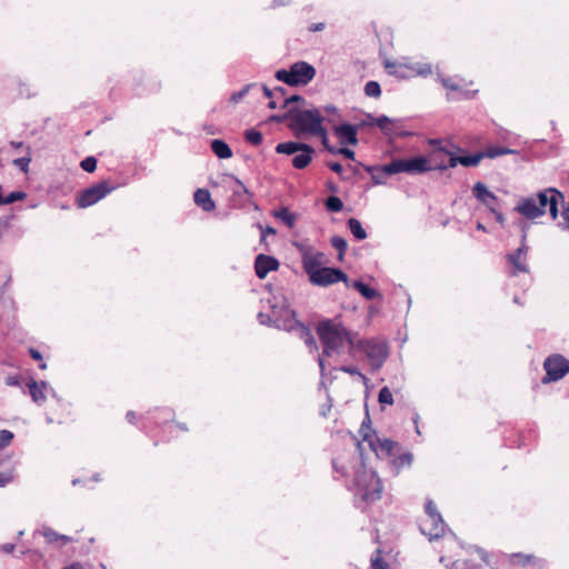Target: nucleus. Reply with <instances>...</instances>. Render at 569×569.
Wrapping results in <instances>:
<instances>
[{
  "instance_id": "nucleus-1",
  "label": "nucleus",
  "mask_w": 569,
  "mask_h": 569,
  "mask_svg": "<svg viewBox=\"0 0 569 569\" xmlns=\"http://www.w3.org/2000/svg\"><path fill=\"white\" fill-rule=\"evenodd\" d=\"M325 254L309 248L301 249L302 269L310 283L318 287H329L337 282H345L349 287L348 276L338 268L323 267Z\"/></svg>"
},
{
  "instance_id": "nucleus-2",
  "label": "nucleus",
  "mask_w": 569,
  "mask_h": 569,
  "mask_svg": "<svg viewBox=\"0 0 569 569\" xmlns=\"http://www.w3.org/2000/svg\"><path fill=\"white\" fill-rule=\"evenodd\" d=\"M317 335L322 345V355L318 357L321 371L325 370L323 356L339 355L345 343L352 349L356 347L357 335L349 331L341 322L323 320L317 326Z\"/></svg>"
},
{
  "instance_id": "nucleus-3",
  "label": "nucleus",
  "mask_w": 569,
  "mask_h": 569,
  "mask_svg": "<svg viewBox=\"0 0 569 569\" xmlns=\"http://www.w3.org/2000/svg\"><path fill=\"white\" fill-rule=\"evenodd\" d=\"M287 117H289L287 126L296 137L302 134L316 136L321 139L323 146H327V129L323 126L326 118L320 109L291 107L287 111Z\"/></svg>"
},
{
  "instance_id": "nucleus-4",
  "label": "nucleus",
  "mask_w": 569,
  "mask_h": 569,
  "mask_svg": "<svg viewBox=\"0 0 569 569\" xmlns=\"http://www.w3.org/2000/svg\"><path fill=\"white\" fill-rule=\"evenodd\" d=\"M385 174H397L406 172L420 174L431 170H445L442 149L435 150L429 158L417 156L409 159H395L379 168Z\"/></svg>"
},
{
  "instance_id": "nucleus-5",
  "label": "nucleus",
  "mask_w": 569,
  "mask_h": 569,
  "mask_svg": "<svg viewBox=\"0 0 569 569\" xmlns=\"http://www.w3.org/2000/svg\"><path fill=\"white\" fill-rule=\"evenodd\" d=\"M382 485L372 469H367L361 462L355 475V496L365 502H373L381 498Z\"/></svg>"
},
{
  "instance_id": "nucleus-6",
  "label": "nucleus",
  "mask_w": 569,
  "mask_h": 569,
  "mask_svg": "<svg viewBox=\"0 0 569 569\" xmlns=\"http://www.w3.org/2000/svg\"><path fill=\"white\" fill-rule=\"evenodd\" d=\"M271 308L270 313L259 312L257 318L259 323L264 326H273L284 331H292L297 325L296 312L291 310L284 302L272 303L269 300Z\"/></svg>"
},
{
  "instance_id": "nucleus-7",
  "label": "nucleus",
  "mask_w": 569,
  "mask_h": 569,
  "mask_svg": "<svg viewBox=\"0 0 569 569\" xmlns=\"http://www.w3.org/2000/svg\"><path fill=\"white\" fill-rule=\"evenodd\" d=\"M316 76L313 66L306 61H297L290 66L289 70L279 69L276 72V79L288 86H306L312 81Z\"/></svg>"
},
{
  "instance_id": "nucleus-8",
  "label": "nucleus",
  "mask_w": 569,
  "mask_h": 569,
  "mask_svg": "<svg viewBox=\"0 0 569 569\" xmlns=\"http://www.w3.org/2000/svg\"><path fill=\"white\" fill-rule=\"evenodd\" d=\"M360 433L362 436V440L369 445L370 449L378 457H390L395 447L398 445L390 439H380L371 429L370 418L368 415L361 423Z\"/></svg>"
},
{
  "instance_id": "nucleus-9",
  "label": "nucleus",
  "mask_w": 569,
  "mask_h": 569,
  "mask_svg": "<svg viewBox=\"0 0 569 569\" xmlns=\"http://www.w3.org/2000/svg\"><path fill=\"white\" fill-rule=\"evenodd\" d=\"M427 517L420 523V530L430 540L439 539L445 535L446 523L431 500L426 502Z\"/></svg>"
},
{
  "instance_id": "nucleus-10",
  "label": "nucleus",
  "mask_w": 569,
  "mask_h": 569,
  "mask_svg": "<svg viewBox=\"0 0 569 569\" xmlns=\"http://www.w3.org/2000/svg\"><path fill=\"white\" fill-rule=\"evenodd\" d=\"M385 69L388 74L395 76L398 79H408L416 76H429L432 72L429 63H405L398 61H385Z\"/></svg>"
},
{
  "instance_id": "nucleus-11",
  "label": "nucleus",
  "mask_w": 569,
  "mask_h": 569,
  "mask_svg": "<svg viewBox=\"0 0 569 569\" xmlns=\"http://www.w3.org/2000/svg\"><path fill=\"white\" fill-rule=\"evenodd\" d=\"M527 232L525 226L522 227V237L521 244L513 252H510L506 256V260L509 266L508 274L509 277H517L520 273H526L529 276V267H528V246L526 243Z\"/></svg>"
},
{
  "instance_id": "nucleus-12",
  "label": "nucleus",
  "mask_w": 569,
  "mask_h": 569,
  "mask_svg": "<svg viewBox=\"0 0 569 569\" xmlns=\"http://www.w3.org/2000/svg\"><path fill=\"white\" fill-rule=\"evenodd\" d=\"M356 346L366 353L376 369H379L388 357V346L379 339L356 340Z\"/></svg>"
},
{
  "instance_id": "nucleus-13",
  "label": "nucleus",
  "mask_w": 569,
  "mask_h": 569,
  "mask_svg": "<svg viewBox=\"0 0 569 569\" xmlns=\"http://www.w3.org/2000/svg\"><path fill=\"white\" fill-rule=\"evenodd\" d=\"M533 196L539 209L542 210V216L549 212L551 219L556 220L559 213L558 204L563 202V194L555 188H547Z\"/></svg>"
},
{
  "instance_id": "nucleus-14",
  "label": "nucleus",
  "mask_w": 569,
  "mask_h": 569,
  "mask_svg": "<svg viewBox=\"0 0 569 569\" xmlns=\"http://www.w3.org/2000/svg\"><path fill=\"white\" fill-rule=\"evenodd\" d=\"M546 376L543 383H549L562 379L569 372V360L561 355H551L543 362Z\"/></svg>"
},
{
  "instance_id": "nucleus-15",
  "label": "nucleus",
  "mask_w": 569,
  "mask_h": 569,
  "mask_svg": "<svg viewBox=\"0 0 569 569\" xmlns=\"http://www.w3.org/2000/svg\"><path fill=\"white\" fill-rule=\"evenodd\" d=\"M113 190L107 181H101L82 190L77 197V206L79 208H88L96 204L102 198Z\"/></svg>"
},
{
  "instance_id": "nucleus-16",
  "label": "nucleus",
  "mask_w": 569,
  "mask_h": 569,
  "mask_svg": "<svg viewBox=\"0 0 569 569\" xmlns=\"http://www.w3.org/2000/svg\"><path fill=\"white\" fill-rule=\"evenodd\" d=\"M442 159L445 160V170L455 168L458 163L465 167H476L483 159L482 151L469 156H453L442 149Z\"/></svg>"
},
{
  "instance_id": "nucleus-17",
  "label": "nucleus",
  "mask_w": 569,
  "mask_h": 569,
  "mask_svg": "<svg viewBox=\"0 0 569 569\" xmlns=\"http://www.w3.org/2000/svg\"><path fill=\"white\" fill-rule=\"evenodd\" d=\"M473 197L487 207L489 211H495V208L498 207L499 200L497 196L488 190L485 183L478 181L472 187Z\"/></svg>"
},
{
  "instance_id": "nucleus-18",
  "label": "nucleus",
  "mask_w": 569,
  "mask_h": 569,
  "mask_svg": "<svg viewBox=\"0 0 569 569\" xmlns=\"http://www.w3.org/2000/svg\"><path fill=\"white\" fill-rule=\"evenodd\" d=\"M509 565L513 569H545L543 560L522 553H513L509 557Z\"/></svg>"
},
{
  "instance_id": "nucleus-19",
  "label": "nucleus",
  "mask_w": 569,
  "mask_h": 569,
  "mask_svg": "<svg viewBox=\"0 0 569 569\" xmlns=\"http://www.w3.org/2000/svg\"><path fill=\"white\" fill-rule=\"evenodd\" d=\"M515 210L529 220H533L542 216V210L539 209L533 194L521 198L515 207Z\"/></svg>"
},
{
  "instance_id": "nucleus-20",
  "label": "nucleus",
  "mask_w": 569,
  "mask_h": 569,
  "mask_svg": "<svg viewBox=\"0 0 569 569\" xmlns=\"http://www.w3.org/2000/svg\"><path fill=\"white\" fill-rule=\"evenodd\" d=\"M279 267V261L272 256L260 253L256 257L254 271L259 279H264L270 271H276Z\"/></svg>"
},
{
  "instance_id": "nucleus-21",
  "label": "nucleus",
  "mask_w": 569,
  "mask_h": 569,
  "mask_svg": "<svg viewBox=\"0 0 569 569\" xmlns=\"http://www.w3.org/2000/svg\"><path fill=\"white\" fill-rule=\"evenodd\" d=\"M333 131L336 136L339 138L341 144H351L356 146L358 143L357 138V128L350 123H343L340 126H335Z\"/></svg>"
},
{
  "instance_id": "nucleus-22",
  "label": "nucleus",
  "mask_w": 569,
  "mask_h": 569,
  "mask_svg": "<svg viewBox=\"0 0 569 569\" xmlns=\"http://www.w3.org/2000/svg\"><path fill=\"white\" fill-rule=\"evenodd\" d=\"M28 388L32 400L38 405H42L46 401V391L49 389L53 391L46 381L37 382L34 380H30L28 382Z\"/></svg>"
},
{
  "instance_id": "nucleus-23",
  "label": "nucleus",
  "mask_w": 569,
  "mask_h": 569,
  "mask_svg": "<svg viewBox=\"0 0 569 569\" xmlns=\"http://www.w3.org/2000/svg\"><path fill=\"white\" fill-rule=\"evenodd\" d=\"M39 533L43 536L48 543L57 545L58 547H63L71 541L69 536L60 535L50 527H42Z\"/></svg>"
},
{
  "instance_id": "nucleus-24",
  "label": "nucleus",
  "mask_w": 569,
  "mask_h": 569,
  "mask_svg": "<svg viewBox=\"0 0 569 569\" xmlns=\"http://www.w3.org/2000/svg\"><path fill=\"white\" fill-rule=\"evenodd\" d=\"M315 153V149L305 143V148H301L300 151L292 159V166L296 169H305L308 167L312 160V154Z\"/></svg>"
},
{
  "instance_id": "nucleus-25",
  "label": "nucleus",
  "mask_w": 569,
  "mask_h": 569,
  "mask_svg": "<svg viewBox=\"0 0 569 569\" xmlns=\"http://www.w3.org/2000/svg\"><path fill=\"white\" fill-rule=\"evenodd\" d=\"M193 200L196 204L201 207L206 212H211L216 208V203L207 189H197L193 194Z\"/></svg>"
},
{
  "instance_id": "nucleus-26",
  "label": "nucleus",
  "mask_w": 569,
  "mask_h": 569,
  "mask_svg": "<svg viewBox=\"0 0 569 569\" xmlns=\"http://www.w3.org/2000/svg\"><path fill=\"white\" fill-rule=\"evenodd\" d=\"M293 330L298 331L299 337L305 341L306 346H308L311 351L318 349L317 341L308 327L297 320V325Z\"/></svg>"
},
{
  "instance_id": "nucleus-27",
  "label": "nucleus",
  "mask_w": 569,
  "mask_h": 569,
  "mask_svg": "<svg viewBox=\"0 0 569 569\" xmlns=\"http://www.w3.org/2000/svg\"><path fill=\"white\" fill-rule=\"evenodd\" d=\"M350 286L353 289H356L367 300H373L377 298H381V295L376 289L369 287L361 280H355Z\"/></svg>"
},
{
  "instance_id": "nucleus-28",
  "label": "nucleus",
  "mask_w": 569,
  "mask_h": 569,
  "mask_svg": "<svg viewBox=\"0 0 569 569\" xmlns=\"http://www.w3.org/2000/svg\"><path fill=\"white\" fill-rule=\"evenodd\" d=\"M393 120L387 116L372 117L368 114V124L377 126L380 128L386 134H392L393 130L391 129Z\"/></svg>"
},
{
  "instance_id": "nucleus-29",
  "label": "nucleus",
  "mask_w": 569,
  "mask_h": 569,
  "mask_svg": "<svg viewBox=\"0 0 569 569\" xmlns=\"http://www.w3.org/2000/svg\"><path fill=\"white\" fill-rule=\"evenodd\" d=\"M211 150L219 159H229L232 157V150L223 140L213 139Z\"/></svg>"
},
{
  "instance_id": "nucleus-30",
  "label": "nucleus",
  "mask_w": 569,
  "mask_h": 569,
  "mask_svg": "<svg viewBox=\"0 0 569 569\" xmlns=\"http://www.w3.org/2000/svg\"><path fill=\"white\" fill-rule=\"evenodd\" d=\"M413 457L410 452L402 453L391 461L392 472L398 475L400 470L405 467H410L412 463Z\"/></svg>"
},
{
  "instance_id": "nucleus-31",
  "label": "nucleus",
  "mask_w": 569,
  "mask_h": 569,
  "mask_svg": "<svg viewBox=\"0 0 569 569\" xmlns=\"http://www.w3.org/2000/svg\"><path fill=\"white\" fill-rule=\"evenodd\" d=\"M301 148H305L303 142H295V141L281 142V143L277 144L276 152L291 156V154H296L298 151H300Z\"/></svg>"
},
{
  "instance_id": "nucleus-32",
  "label": "nucleus",
  "mask_w": 569,
  "mask_h": 569,
  "mask_svg": "<svg viewBox=\"0 0 569 569\" xmlns=\"http://www.w3.org/2000/svg\"><path fill=\"white\" fill-rule=\"evenodd\" d=\"M348 227L350 232L357 240H365L367 238V232L358 219L350 218L348 220Z\"/></svg>"
},
{
  "instance_id": "nucleus-33",
  "label": "nucleus",
  "mask_w": 569,
  "mask_h": 569,
  "mask_svg": "<svg viewBox=\"0 0 569 569\" xmlns=\"http://www.w3.org/2000/svg\"><path fill=\"white\" fill-rule=\"evenodd\" d=\"M513 152L515 151L509 149V148L491 146V147L486 148L482 151V154H483V158L493 159V158H497V157H500V156H505V154H510V153H513Z\"/></svg>"
},
{
  "instance_id": "nucleus-34",
  "label": "nucleus",
  "mask_w": 569,
  "mask_h": 569,
  "mask_svg": "<svg viewBox=\"0 0 569 569\" xmlns=\"http://www.w3.org/2000/svg\"><path fill=\"white\" fill-rule=\"evenodd\" d=\"M31 162V149L29 146L26 147V156L17 158L12 163L23 172H28L29 164Z\"/></svg>"
},
{
  "instance_id": "nucleus-35",
  "label": "nucleus",
  "mask_w": 569,
  "mask_h": 569,
  "mask_svg": "<svg viewBox=\"0 0 569 569\" xmlns=\"http://www.w3.org/2000/svg\"><path fill=\"white\" fill-rule=\"evenodd\" d=\"M274 216L280 219L283 223H286L289 228H292L296 223V216L289 211L287 208H281L280 210L274 212Z\"/></svg>"
},
{
  "instance_id": "nucleus-36",
  "label": "nucleus",
  "mask_w": 569,
  "mask_h": 569,
  "mask_svg": "<svg viewBox=\"0 0 569 569\" xmlns=\"http://www.w3.org/2000/svg\"><path fill=\"white\" fill-rule=\"evenodd\" d=\"M331 246L339 252V260H342L348 248L347 241L342 237L335 236L331 238Z\"/></svg>"
},
{
  "instance_id": "nucleus-37",
  "label": "nucleus",
  "mask_w": 569,
  "mask_h": 569,
  "mask_svg": "<svg viewBox=\"0 0 569 569\" xmlns=\"http://www.w3.org/2000/svg\"><path fill=\"white\" fill-rule=\"evenodd\" d=\"M325 204L327 210L330 212H339L343 208V202L341 201V199L335 196L329 197L326 200Z\"/></svg>"
},
{
  "instance_id": "nucleus-38",
  "label": "nucleus",
  "mask_w": 569,
  "mask_h": 569,
  "mask_svg": "<svg viewBox=\"0 0 569 569\" xmlns=\"http://www.w3.org/2000/svg\"><path fill=\"white\" fill-rule=\"evenodd\" d=\"M244 139L253 146H259L262 142V133L256 129H249L244 132Z\"/></svg>"
},
{
  "instance_id": "nucleus-39",
  "label": "nucleus",
  "mask_w": 569,
  "mask_h": 569,
  "mask_svg": "<svg viewBox=\"0 0 569 569\" xmlns=\"http://www.w3.org/2000/svg\"><path fill=\"white\" fill-rule=\"evenodd\" d=\"M365 93L368 97L379 98L381 96V88L377 81H368L365 84Z\"/></svg>"
},
{
  "instance_id": "nucleus-40",
  "label": "nucleus",
  "mask_w": 569,
  "mask_h": 569,
  "mask_svg": "<svg viewBox=\"0 0 569 569\" xmlns=\"http://www.w3.org/2000/svg\"><path fill=\"white\" fill-rule=\"evenodd\" d=\"M305 103H306V100H305L303 97L298 96V94H293L291 97L283 98V102L281 104V108H286L287 111H288L289 108L297 107L296 104H305Z\"/></svg>"
},
{
  "instance_id": "nucleus-41",
  "label": "nucleus",
  "mask_w": 569,
  "mask_h": 569,
  "mask_svg": "<svg viewBox=\"0 0 569 569\" xmlns=\"http://www.w3.org/2000/svg\"><path fill=\"white\" fill-rule=\"evenodd\" d=\"M253 84H247L241 90L231 93L229 101L233 104L239 103L250 91Z\"/></svg>"
},
{
  "instance_id": "nucleus-42",
  "label": "nucleus",
  "mask_w": 569,
  "mask_h": 569,
  "mask_svg": "<svg viewBox=\"0 0 569 569\" xmlns=\"http://www.w3.org/2000/svg\"><path fill=\"white\" fill-rule=\"evenodd\" d=\"M382 166H380L381 168ZM366 171L371 173V178L375 182V184H382L383 183V179L382 177L386 176L382 171L379 170V167H371V166H366L365 167Z\"/></svg>"
},
{
  "instance_id": "nucleus-43",
  "label": "nucleus",
  "mask_w": 569,
  "mask_h": 569,
  "mask_svg": "<svg viewBox=\"0 0 569 569\" xmlns=\"http://www.w3.org/2000/svg\"><path fill=\"white\" fill-rule=\"evenodd\" d=\"M378 400L382 405L393 403V396L388 387H383L380 389Z\"/></svg>"
},
{
  "instance_id": "nucleus-44",
  "label": "nucleus",
  "mask_w": 569,
  "mask_h": 569,
  "mask_svg": "<svg viewBox=\"0 0 569 569\" xmlns=\"http://www.w3.org/2000/svg\"><path fill=\"white\" fill-rule=\"evenodd\" d=\"M376 557L371 559V569H389V565L381 557V551H376Z\"/></svg>"
},
{
  "instance_id": "nucleus-45",
  "label": "nucleus",
  "mask_w": 569,
  "mask_h": 569,
  "mask_svg": "<svg viewBox=\"0 0 569 569\" xmlns=\"http://www.w3.org/2000/svg\"><path fill=\"white\" fill-rule=\"evenodd\" d=\"M80 167L86 172H93L97 168V159L94 157H87L80 162Z\"/></svg>"
},
{
  "instance_id": "nucleus-46",
  "label": "nucleus",
  "mask_w": 569,
  "mask_h": 569,
  "mask_svg": "<svg viewBox=\"0 0 569 569\" xmlns=\"http://www.w3.org/2000/svg\"><path fill=\"white\" fill-rule=\"evenodd\" d=\"M26 197L27 194L23 191L10 192L8 196L3 197V204H10L18 200H23Z\"/></svg>"
},
{
  "instance_id": "nucleus-47",
  "label": "nucleus",
  "mask_w": 569,
  "mask_h": 569,
  "mask_svg": "<svg viewBox=\"0 0 569 569\" xmlns=\"http://www.w3.org/2000/svg\"><path fill=\"white\" fill-rule=\"evenodd\" d=\"M13 439V433L9 430H0V449H3L10 445Z\"/></svg>"
},
{
  "instance_id": "nucleus-48",
  "label": "nucleus",
  "mask_w": 569,
  "mask_h": 569,
  "mask_svg": "<svg viewBox=\"0 0 569 569\" xmlns=\"http://www.w3.org/2000/svg\"><path fill=\"white\" fill-rule=\"evenodd\" d=\"M442 86L451 91H459L460 86L456 83L451 78L440 77Z\"/></svg>"
},
{
  "instance_id": "nucleus-49",
  "label": "nucleus",
  "mask_w": 569,
  "mask_h": 569,
  "mask_svg": "<svg viewBox=\"0 0 569 569\" xmlns=\"http://www.w3.org/2000/svg\"><path fill=\"white\" fill-rule=\"evenodd\" d=\"M341 370L349 375L358 376L363 382L367 381V377L361 373L357 367H342Z\"/></svg>"
},
{
  "instance_id": "nucleus-50",
  "label": "nucleus",
  "mask_w": 569,
  "mask_h": 569,
  "mask_svg": "<svg viewBox=\"0 0 569 569\" xmlns=\"http://www.w3.org/2000/svg\"><path fill=\"white\" fill-rule=\"evenodd\" d=\"M12 479H13V477L10 472L0 473V487H4L9 482H11Z\"/></svg>"
},
{
  "instance_id": "nucleus-51",
  "label": "nucleus",
  "mask_w": 569,
  "mask_h": 569,
  "mask_svg": "<svg viewBox=\"0 0 569 569\" xmlns=\"http://www.w3.org/2000/svg\"><path fill=\"white\" fill-rule=\"evenodd\" d=\"M338 152H339V154H341L350 160H353L355 156H356L355 151L351 149H348V148H340Z\"/></svg>"
},
{
  "instance_id": "nucleus-52",
  "label": "nucleus",
  "mask_w": 569,
  "mask_h": 569,
  "mask_svg": "<svg viewBox=\"0 0 569 569\" xmlns=\"http://www.w3.org/2000/svg\"><path fill=\"white\" fill-rule=\"evenodd\" d=\"M270 121H274V122L287 121L289 123V117H287V112L282 116L273 114L270 117Z\"/></svg>"
},
{
  "instance_id": "nucleus-53",
  "label": "nucleus",
  "mask_w": 569,
  "mask_h": 569,
  "mask_svg": "<svg viewBox=\"0 0 569 569\" xmlns=\"http://www.w3.org/2000/svg\"><path fill=\"white\" fill-rule=\"evenodd\" d=\"M328 167L336 173L342 172V166L339 162H328Z\"/></svg>"
},
{
  "instance_id": "nucleus-54",
  "label": "nucleus",
  "mask_w": 569,
  "mask_h": 569,
  "mask_svg": "<svg viewBox=\"0 0 569 569\" xmlns=\"http://www.w3.org/2000/svg\"><path fill=\"white\" fill-rule=\"evenodd\" d=\"M490 212L495 216L496 220H497L500 224H503V222H505V217H503L502 212L498 210V207H497V208H495V211H490Z\"/></svg>"
},
{
  "instance_id": "nucleus-55",
  "label": "nucleus",
  "mask_w": 569,
  "mask_h": 569,
  "mask_svg": "<svg viewBox=\"0 0 569 569\" xmlns=\"http://www.w3.org/2000/svg\"><path fill=\"white\" fill-rule=\"evenodd\" d=\"M325 28V23L322 22H319V23H312L310 27H309V31L311 32H317V31H321L323 30Z\"/></svg>"
},
{
  "instance_id": "nucleus-56",
  "label": "nucleus",
  "mask_w": 569,
  "mask_h": 569,
  "mask_svg": "<svg viewBox=\"0 0 569 569\" xmlns=\"http://www.w3.org/2000/svg\"><path fill=\"white\" fill-rule=\"evenodd\" d=\"M328 114H333V116H337L338 117V110L335 106L332 104H328L323 109Z\"/></svg>"
},
{
  "instance_id": "nucleus-57",
  "label": "nucleus",
  "mask_w": 569,
  "mask_h": 569,
  "mask_svg": "<svg viewBox=\"0 0 569 569\" xmlns=\"http://www.w3.org/2000/svg\"><path fill=\"white\" fill-rule=\"evenodd\" d=\"M0 549L6 553H11L14 550V545L12 543H4L0 547Z\"/></svg>"
},
{
  "instance_id": "nucleus-58",
  "label": "nucleus",
  "mask_w": 569,
  "mask_h": 569,
  "mask_svg": "<svg viewBox=\"0 0 569 569\" xmlns=\"http://www.w3.org/2000/svg\"><path fill=\"white\" fill-rule=\"evenodd\" d=\"M30 356L34 359V360H41L42 359V356L40 353V351L31 348L30 349Z\"/></svg>"
},
{
  "instance_id": "nucleus-59",
  "label": "nucleus",
  "mask_w": 569,
  "mask_h": 569,
  "mask_svg": "<svg viewBox=\"0 0 569 569\" xmlns=\"http://www.w3.org/2000/svg\"><path fill=\"white\" fill-rule=\"evenodd\" d=\"M263 93L267 98H272L274 92L270 90L267 86H262Z\"/></svg>"
},
{
  "instance_id": "nucleus-60",
  "label": "nucleus",
  "mask_w": 569,
  "mask_h": 569,
  "mask_svg": "<svg viewBox=\"0 0 569 569\" xmlns=\"http://www.w3.org/2000/svg\"><path fill=\"white\" fill-rule=\"evenodd\" d=\"M62 569H84L80 562H73L70 566H67Z\"/></svg>"
},
{
  "instance_id": "nucleus-61",
  "label": "nucleus",
  "mask_w": 569,
  "mask_h": 569,
  "mask_svg": "<svg viewBox=\"0 0 569 569\" xmlns=\"http://www.w3.org/2000/svg\"><path fill=\"white\" fill-rule=\"evenodd\" d=\"M323 147H325V148H326L330 153H332V154H339V152H338V151H339V149H340V148L331 147V146H329L328 143H327V146H323Z\"/></svg>"
},
{
  "instance_id": "nucleus-62",
  "label": "nucleus",
  "mask_w": 569,
  "mask_h": 569,
  "mask_svg": "<svg viewBox=\"0 0 569 569\" xmlns=\"http://www.w3.org/2000/svg\"><path fill=\"white\" fill-rule=\"evenodd\" d=\"M127 419H128L129 422L134 423V421H136V413L133 411H129L127 413Z\"/></svg>"
},
{
  "instance_id": "nucleus-63",
  "label": "nucleus",
  "mask_w": 569,
  "mask_h": 569,
  "mask_svg": "<svg viewBox=\"0 0 569 569\" xmlns=\"http://www.w3.org/2000/svg\"><path fill=\"white\" fill-rule=\"evenodd\" d=\"M273 92H274V94H279L281 97H284L286 90L282 87H277V88H274Z\"/></svg>"
},
{
  "instance_id": "nucleus-64",
  "label": "nucleus",
  "mask_w": 569,
  "mask_h": 569,
  "mask_svg": "<svg viewBox=\"0 0 569 569\" xmlns=\"http://www.w3.org/2000/svg\"><path fill=\"white\" fill-rule=\"evenodd\" d=\"M463 569H481L479 566L471 565L469 562H465Z\"/></svg>"
}]
</instances>
